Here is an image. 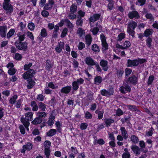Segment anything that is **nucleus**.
<instances>
[{
	"label": "nucleus",
	"instance_id": "nucleus-1",
	"mask_svg": "<svg viewBox=\"0 0 158 158\" xmlns=\"http://www.w3.org/2000/svg\"><path fill=\"white\" fill-rule=\"evenodd\" d=\"M33 113L32 112H28L25 114V118L22 117L21 118V121L25 126L27 130L29 131L28 127L30 125L29 121H31L33 119Z\"/></svg>",
	"mask_w": 158,
	"mask_h": 158
},
{
	"label": "nucleus",
	"instance_id": "nucleus-2",
	"mask_svg": "<svg viewBox=\"0 0 158 158\" xmlns=\"http://www.w3.org/2000/svg\"><path fill=\"white\" fill-rule=\"evenodd\" d=\"M137 23L134 21L129 22L127 27V32L133 37H134V29L137 26Z\"/></svg>",
	"mask_w": 158,
	"mask_h": 158
},
{
	"label": "nucleus",
	"instance_id": "nucleus-3",
	"mask_svg": "<svg viewBox=\"0 0 158 158\" xmlns=\"http://www.w3.org/2000/svg\"><path fill=\"white\" fill-rule=\"evenodd\" d=\"M9 0H4V2L3 4V7L6 11L7 13L10 14L13 11L12 6L9 2Z\"/></svg>",
	"mask_w": 158,
	"mask_h": 158
},
{
	"label": "nucleus",
	"instance_id": "nucleus-4",
	"mask_svg": "<svg viewBox=\"0 0 158 158\" xmlns=\"http://www.w3.org/2000/svg\"><path fill=\"white\" fill-rule=\"evenodd\" d=\"M33 147V144L31 142H28L23 145L22 149L21 150V152L23 153H25L26 150L29 151L31 150Z\"/></svg>",
	"mask_w": 158,
	"mask_h": 158
},
{
	"label": "nucleus",
	"instance_id": "nucleus-5",
	"mask_svg": "<svg viewBox=\"0 0 158 158\" xmlns=\"http://www.w3.org/2000/svg\"><path fill=\"white\" fill-rule=\"evenodd\" d=\"M16 48L19 50L25 51L27 48V44L25 42H21L18 43H15Z\"/></svg>",
	"mask_w": 158,
	"mask_h": 158
},
{
	"label": "nucleus",
	"instance_id": "nucleus-6",
	"mask_svg": "<svg viewBox=\"0 0 158 158\" xmlns=\"http://www.w3.org/2000/svg\"><path fill=\"white\" fill-rule=\"evenodd\" d=\"M34 74V71L33 69H30L23 74V77L25 79H27L32 77Z\"/></svg>",
	"mask_w": 158,
	"mask_h": 158
},
{
	"label": "nucleus",
	"instance_id": "nucleus-7",
	"mask_svg": "<svg viewBox=\"0 0 158 158\" xmlns=\"http://www.w3.org/2000/svg\"><path fill=\"white\" fill-rule=\"evenodd\" d=\"M131 89L130 87L127 85L124 84L123 86H121L120 88V92L124 94L126 92H130Z\"/></svg>",
	"mask_w": 158,
	"mask_h": 158
},
{
	"label": "nucleus",
	"instance_id": "nucleus-8",
	"mask_svg": "<svg viewBox=\"0 0 158 158\" xmlns=\"http://www.w3.org/2000/svg\"><path fill=\"white\" fill-rule=\"evenodd\" d=\"M101 94L104 96L109 97L110 96L113 94L114 91L113 89H110L108 90L103 89L101 90Z\"/></svg>",
	"mask_w": 158,
	"mask_h": 158
},
{
	"label": "nucleus",
	"instance_id": "nucleus-9",
	"mask_svg": "<svg viewBox=\"0 0 158 158\" xmlns=\"http://www.w3.org/2000/svg\"><path fill=\"white\" fill-rule=\"evenodd\" d=\"M85 63L89 66H92L95 64V62L90 57H86L85 60Z\"/></svg>",
	"mask_w": 158,
	"mask_h": 158
},
{
	"label": "nucleus",
	"instance_id": "nucleus-10",
	"mask_svg": "<svg viewBox=\"0 0 158 158\" xmlns=\"http://www.w3.org/2000/svg\"><path fill=\"white\" fill-rule=\"evenodd\" d=\"M108 61L107 60H102L100 63V64L102 68V69L105 71L107 70L108 67L107 65Z\"/></svg>",
	"mask_w": 158,
	"mask_h": 158
},
{
	"label": "nucleus",
	"instance_id": "nucleus-11",
	"mask_svg": "<svg viewBox=\"0 0 158 158\" xmlns=\"http://www.w3.org/2000/svg\"><path fill=\"white\" fill-rule=\"evenodd\" d=\"M138 61L137 59L131 60H127V64L128 67L135 66L138 65Z\"/></svg>",
	"mask_w": 158,
	"mask_h": 158
},
{
	"label": "nucleus",
	"instance_id": "nucleus-12",
	"mask_svg": "<svg viewBox=\"0 0 158 158\" xmlns=\"http://www.w3.org/2000/svg\"><path fill=\"white\" fill-rule=\"evenodd\" d=\"M128 16L131 19H133L134 18L138 19L139 17L138 13L136 11L130 12L128 15Z\"/></svg>",
	"mask_w": 158,
	"mask_h": 158
},
{
	"label": "nucleus",
	"instance_id": "nucleus-13",
	"mask_svg": "<svg viewBox=\"0 0 158 158\" xmlns=\"http://www.w3.org/2000/svg\"><path fill=\"white\" fill-rule=\"evenodd\" d=\"M7 31V27L6 26H0V35L2 37H5L6 36Z\"/></svg>",
	"mask_w": 158,
	"mask_h": 158
},
{
	"label": "nucleus",
	"instance_id": "nucleus-14",
	"mask_svg": "<svg viewBox=\"0 0 158 158\" xmlns=\"http://www.w3.org/2000/svg\"><path fill=\"white\" fill-rule=\"evenodd\" d=\"M100 15L99 14H95L92 15L89 19V20L90 22V25H92L91 23H94L99 19Z\"/></svg>",
	"mask_w": 158,
	"mask_h": 158
},
{
	"label": "nucleus",
	"instance_id": "nucleus-15",
	"mask_svg": "<svg viewBox=\"0 0 158 158\" xmlns=\"http://www.w3.org/2000/svg\"><path fill=\"white\" fill-rule=\"evenodd\" d=\"M54 2L53 0H49L48 3L45 4L44 7V9L46 10L51 9L52 8Z\"/></svg>",
	"mask_w": 158,
	"mask_h": 158
},
{
	"label": "nucleus",
	"instance_id": "nucleus-16",
	"mask_svg": "<svg viewBox=\"0 0 158 158\" xmlns=\"http://www.w3.org/2000/svg\"><path fill=\"white\" fill-rule=\"evenodd\" d=\"M137 77L134 75L129 78L128 82L132 84L133 85H135L137 83Z\"/></svg>",
	"mask_w": 158,
	"mask_h": 158
},
{
	"label": "nucleus",
	"instance_id": "nucleus-17",
	"mask_svg": "<svg viewBox=\"0 0 158 158\" xmlns=\"http://www.w3.org/2000/svg\"><path fill=\"white\" fill-rule=\"evenodd\" d=\"M64 48V43L63 42H60L59 43L58 45L55 48L56 52L57 53H60L63 48Z\"/></svg>",
	"mask_w": 158,
	"mask_h": 158
},
{
	"label": "nucleus",
	"instance_id": "nucleus-18",
	"mask_svg": "<svg viewBox=\"0 0 158 158\" xmlns=\"http://www.w3.org/2000/svg\"><path fill=\"white\" fill-rule=\"evenodd\" d=\"M131 148L134 153L137 155H139L140 154V149L137 146L133 145L131 146Z\"/></svg>",
	"mask_w": 158,
	"mask_h": 158
},
{
	"label": "nucleus",
	"instance_id": "nucleus-19",
	"mask_svg": "<svg viewBox=\"0 0 158 158\" xmlns=\"http://www.w3.org/2000/svg\"><path fill=\"white\" fill-rule=\"evenodd\" d=\"M77 34L81 38L83 39L85 35V31L81 28H79L77 30Z\"/></svg>",
	"mask_w": 158,
	"mask_h": 158
},
{
	"label": "nucleus",
	"instance_id": "nucleus-20",
	"mask_svg": "<svg viewBox=\"0 0 158 158\" xmlns=\"http://www.w3.org/2000/svg\"><path fill=\"white\" fill-rule=\"evenodd\" d=\"M85 44L88 45H90L91 43L92 38L91 35L89 34H87L85 36Z\"/></svg>",
	"mask_w": 158,
	"mask_h": 158
},
{
	"label": "nucleus",
	"instance_id": "nucleus-21",
	"mask_svg": "<svg viewBox=\"0 0 158 158\" xmlns=\"http://www.w3.org/2000/svg\"><path fill=\"white\" fill-rule=\"evenodd\" d=\"M120 130L123 137L124 139H127L128 137V134L125 127H121L120 129Z\"/></svg>",
	"mask_w": 158,
	"mask_h": 158
},
{
	"label": "nucleus",
	"instance_id": "nucleus-22",
	"mask_svg": "<svg viewBox=\"0 0 158 158\" xmlns=\"http://www.w3.org/2000/svg\"><path fill=\"white\" fill-rule=\"evenodd\" d=\"M154 31L152 29H147L143 33L144 36L148 37L152 35Z\"/></svg>",
	"mask_w": 158,
	"mask_h": 158
},
{
	"label": "nucleus",
	"instance_id": "nucleus-23",
	"mask_svg": "<svg viewBox=\"0 0 158 158\" xmlns=\"http://www.w3.org/2000/svg\"><path fill=\"white\" fill-rule=\"evenodd\" d=\"M71 88V87L67 86L62 88L61 89L60 91L61 92L64 94H68L70 92Z\"/></svg>",
	"mask_w": 158,
	"mask_h": 158
},
{
	"label": "nucleus",
	"instance_id": "nucleus-24",
	"mask_svg": "<svg viewBox=\"0 0 158 158\" xmlns=\"http://www.w3.org/2000/svg\"><path fill=\"white\" fill-rule=\"evenodd\" d=\"M124 151L125 152L122 154V157L123 158H129L130 157L131 155L128 152V149L127 148H125L124 149Z\"/></svg>",
	"mask_w": 158,
	"mask_h": 158
},
{
	"label": "nucleus",
	"instance_id": "nucleus-25",
	"mask_svg": "<svg viewBox=\"0 0 158 158\" xmlns=\"http://www.w3.org/2000/svg\"><path fill=\"white\" fill-rule=\"evenodd\" d=\"M114 122V120L110 118H106L104 119V122L106 127H109L111 124Z\"/></svg>",
	"mask_w": 158,
	"mask_h": 158
},
{
	"label": "nucleus",
	"instance_id": "nucleus-26",
	"mask_svg": "<svg viewBox=\"0 0 158 158\" xmlns=\"http://www.w3.org/2000/svg\"><path fill=\"white\" fill-rule=\"evenodd\" d=\"M102 81V77L100 76H97L94 78V83L95 84L99 85L101 83Z\"/></svg>",
	"mask_w": 158,
	"mask_h": 158
},
{
	"label": "nucleus",
	"instance_id": "nucleus-27",
	"mask_svg": "<svg viewBox=\"0 0 158 158\" xmlns=\"http://www.w3.org/2000/svg\"><path fill=\"white\" fill-rule=\"evenodd\" d=\"M131 45V43L129 41H126L122 45V49H127Z\"/></svg>",
	"mask_w": 158,
	"mask_h": 158
},
{
	"label": "nucleus",
	"instance_id": "nucleus-28",
	"mask_svg": "<svg viewBox=\"0 0 158 158\" xmlns=\"http://www.w3.org/2000/svg\"><path fill=\"white\" fill-rule=\"evenodd\" d=\"M27 81L28 83V84L27 86V88L28 89L32 88L33 86L35 85V82L31 79H28Z\"/></svg>",
	"mask_w": 158,
	"mask_h": 158
},
{
	"label": "nucleus",
	"instance_id": "nucleus-29",
	"mask_svg": "<svg viewBox=\"0 0 158 158\" xmlns=\"http://www.w3.org/2000/svg\"><path fill=\"white\" fill-rule=\"evenodd\" d=\"M55 119V117L54 116H50L48 118V120L47 122V123L49 126H51L54 123V120Z\"/></svg>",
	"mask_w": 158,
	"mask_h": 158
},
{
	"label": "nucleus",
	"instance_id": "nucleus-30",
	"mask_svg": "<svg viewBox=\"0 0 158 158\" xmlns=\"http://www.w3.org/2000/svg\"><path fill=\"white\" fill-rule=\"evenodd\" d=\"M42 122V119L41 118L39 117H36L31 122V123L33 124L36 125Z\"/></svg>",
	"mask_w": 158,
	"mask_h": 158
},
{
	"label": "nucleus",
	"instance_id": "nucleus-31",
	"mask_svg": "<svg viewBox=\"0 0 158 158\" xmlns=\"http://www.w3.org/2000/svg\"><path fill=\"white\" fill-rule=\"evenodd\" d=\"M91 49L95 52H98L100 51L99 47L96 44H94L92 45Z\"/></svg>",
	"mask_w": 158,
	"mask_h": 158
},
{
	"label": "nucleus",
	"instance_id": "nucleus-32",
	"mask_svg": "<svg viewBox=\"0 0 158 158\" xmlns=\"http://www.w3.org/2000/svg\"><path fill=\"white\" fill-rule=\"evenodd\" d=\"M31 106L32 108V110L33 111H36L38 110V107L35 101H33L31 102Z\"/></svg>",
	"mask_w": 158,
	"mask_h": 158
},
{
	"label": "nucleus",
	"instance_id": "nucleus-33",
	"mask_svg": "<svg viewBox=\"0 0 158 158\" xmlns=\"http://www.w3.org/2000/svg\"><path fill=\"white\" fill-rule=\"evenodd\" d=\"M56 132V131L55 129L50 130L47 133V135L49 136H52L55 135Z\"/></svg>",
	"mask_w": 158,
	"mask_h": 158
},
{
	"label": "nucleus",
	"instance_id": "nucleus-34",
	"mask_svg": "<svg viewBox=\"0 0 158 158\" xmlns=\"http://www.w3.org/2000/svg\"><path fill=\"white\" fill-rule=\"evenodd\" d=\"M18 96L17 95H15L12 96L9 100L10 103L12 104H14Z\"/></svg>",
	"mask_w": 158,
	"mask_h": 158
},
{
	"label": "nucleus",
	"instance_id": "nucleus-35",
	"mask_svg": "<svg viewBox=\"0 0 158 158\" xmlns=\"http://www.w3.org/2000/svg\"><path fill=\"white\" fill-rule=\"evenodd\" d=\"M15 32V30L14 29H10L7 34V37L9 39L14 35Z\"/></svg>",
	"mask_w": 158,
	"mask_h": 158
},
{
	"label": "nucleus",
	"instance_id": "nucleus-36",
	"mask_svg": "<svg viewBox=\"0 0 158 158\" xmlns=\"http://www.w3.org/2000/svg\"><path fill=\"white\" fill-rule=\"evenodd\" d=\"M125 37V35L124 33L122 32L120 33L117 37V40L118 41H121Z\"/></svg>",
	"mask_w": 158,
	"mask_h": 158
},
{
	"label": "nucleus",
	"instance_id": "nucleus-37",
	"mask_svg": "<svg viewBox=\"0 0 158 158\" xmlns=\"http://www.w3.org/2000/svg\"><path fill=\"white\" fill-rule=\"evenodd\" d=\"M40 36L43 37H45L47 35V33L46 30L43 28L42 29L40 32Z\"/></svg>",
	"mask_w": 158,
	"mask_h": 158
},
{
	"label": "nucleus",
	"instance_id": "nucleus-38",
	"mask_svg": "<svg viewBox=\"0 0 158 158\" xmlns=\"http://www.w3.org/2000/svg\"><path fill=\"white\" fill-rule=\"evenodd\" d=\"M17 35L19 37V41L21 42L24 40L25 39V35L24 34L19 32L17 34Z\"/></svg>",
	"mask_w": 158,
	"mask_h": 158
},
{
	"label": "nucleus",
	"instance_id": "nucleus-39",
	"mask_svg": "<svg viewBox=\"0 0 158 158\" xmlns=\"http://www.w3.org/2000/svg\"><path fill=\"white\" fill-rule=\"evenodd\" d=\"M51 143L50 141L46 140L44 143V145L45 147L44 149H50L51 146Z\"/></svg>",
	"mask_w": 158,
	"mask_h": 158
},
{
	"label": "nucleus",
	"instance_id": "nucleus-40",
	"mask_svg": "<svg viewBox=\"0 0 158 158\" xmlns=\"http://www.w3.org/2000/svg\"><path fill=\"white\" fill-rule=\"evenodd\" d=\"M52 67V64L51 63V61L49 60H47L46 62V69L49 70Z\"/></svg>",
	"mask_w": 158,
	"mask_h": 158
},
{
	"label": "nucleus",
	"instance_id": "nucleus-41",
	"mask_svg": "<svg viewBox=\"0 0 158 158\" xmlns=\"http://www.w3.org/2000/svg\"><path fill=\"white\" fill-rule=\"evenodd\" d=\"M131 140L133 143H137L139 141L138 137L134 135L131 136Z\"/></svg>",
	"mask_w": 158,
	"mask_h": 158
},
{
	"label": "nucleus",
	"instance_id": "nucleus-42",
	"mask_svg": "<svg viewBox=\"0 0 158 158\" xmlns=\"http://www.w3.org/2000/svg\"><path fill=\"white\" fill-rule=\"evenodd\" d=\"M77 10V6L76 5L73 4L71 6L70 9L71 13V14H74Z\"/></svg>",
	"mask_w": 158,
	"mask_h": 158
},
{
	"label": "nucleus",
	"instance_id": "nucleus-43",
	"mask_svg": "<svg viewBox=\"0 0 158 158\" xmlns=\"http://www.w3.org/2000/svg\"><path fill=\"white\" fill-rule=\"evenodd\" d=\"M23 101V99L22 98L17 101L15 104V107L17 108H19Z\"/></svg>",
	"mask_w": 158,
	"mask_h": 158
},
{
	"label": "nucleus",
	"instance_id": "nucleus-44",
	"mask_svg": "<svg viewBox=\"0 0 158 158\" xmlns=\"http://www.w3.org/2000/svg\"><path fill=\"white\" fill-rule=\"evenodd\" d=\"M46 115L47 114L46 113L44 112H38L37 113V115L38 116V117L40 118L45 117L46 116Z\"/></svg>",
	"mask_w": 158,
	"mask_h": 158
},
{
	"label": "nucleus",
	"instance_id": "nucleus-45",
	"mask_svg": "<svg viewBox=\"0 0 158 158\" xmlns=\"http://www.w3.org/2000/svg\"><path fill=\"white\" fill-rule=\"evenodd\" d=\"M105 142L102 139H99L98 140H96L94 142V144H98L100 145H102L104 144Z\"/></svg>",
	"mask_w": 158,
	"mask_h": 158
},
{
	"label": "nucleus",
	"instance_id": "nucleus-46",
	"mask_svg": "<svg viewBox=\"0 0 158 158\" xmlns=\"http://www.w3.org/2000/svg\"><path fill=\"white\" fill-rule=\"evenodd\" d=\"M146 0H138L136 2V4L139 6H142L145 3Z\"/></svg>",
	"mask_w": 158,
	"mask_h": 158
},
{
	"label": "nucleus",
	"instance_id": "nucleus-47",
	"mask_svg": "<svg viewBox=\"0 0 158 158\" xmlns=\"http://www.w3.org/2000/svg\"><path fill=\"white\" fill-rule=\"evenodd\" d=\"M102 50L103 51H105L108 49V44L106 42L102 43Z\"/></svg>",
	"mask_w": 158,
	"mask_h": 158
},
{
	"label": "nucleus",
	"instance_id": "nucleus-48",
	"mask_svg": "<svg viewBox=\"0 0 158 158\" xmlns=\"http://www.w3.org/2000/svg\"><path fill=\"white\" fill-rule=\"evenodd\" d=\"M28 29L31 31H33L35 29V25L33 23H29L27 25Z\"/></svg>",
	"mask_w": 158,
	"mask_h": 158
},
{
	"label": "nucleus",
	"instance_id": "nucleus-49",
	"mask_svg": "<svg viewBox=\"0 0 158 158\" xmlns=\"http://www.w3.org/2000/svg\"><path fill=\"white\" fill-rule=\"evenodd\" d=\"M152 40V38L150 37L147 38L146 40L147 45L149 48H150L151 47Z\"/></svg>",
	"mask_w": 158,
	"mask_h": 158
},
{
	"label": "nucleus",
	"instance_id": "nucleus-50",
	"mask_svg": "<svg viewBox=\"0 0 158 158\" xmlns=\"http://www.w3.org/2000/svg\"><path fill=\"white\" fill-rule=\"evenodd\" d=\"M78 18H81L84 16L85 13L84 11L80 10L78 12Z\"/></svg>",
	"mask_w": 158,
	"mask_h": 158
},
{
	"label": "nucleus",
	"instance_id": "nucleus-51",
	"mask_svg": "<svg viewBox=\"0 0 158 158\" xmlns=\"http://www.w3.org/2000/svg\"><path fill=\"white\" fill-rule=\"evenodd\" d=\"M85 116L87 119H91L92 117V114L88 111L86 112L85 113Z\"/></svg>",
	"mask_w": 158,
	"mask_h": 158
},
{
	"label": "nucleus",
	"instance_id": "nucleus-52",
	"mask_svg": "<svg viewBox=\"0 0 158 158\" xmlns=\"http://www.w3.org/2000/svg\"><path fill=\"white\" fill-rule=\"evenodd\" d=\"M73 89L75 90H77L79 88V85L76 81H74L72 83Z\"/></svg>",
	"mask_w": 158,
	"mask_h": 158
},
{
	"label": "nucleus",
	"instance_id": "nucleus-53",
	"mask_svg": "<svg viewBox=\"0 0 158 158\" xmlns=\"http://www.w3.org/2000/svg\"><path fill=\"white\" fill-rule=\"evenodd\" d=\"M127 107L132 111H137L138 110L136 107L135 106L127 105Z\"/></svg>",
	"mask_w": 158,
	"mask_h": 158
},
{
	"label": "nucleus",
	"instance_id": "nucleus-54",
	"mask_svg": "<svg viewBox=\"0 0 158 158\" xmlns=\"http://www.w3.org/2000/svg\"><path fill=\"white\" fill-rule=\"evenodd\" d=\"M48 86L50 88L53 89H54L57 88L58 87L57 86L55 85L52 82H50L48 84Z\"/></svg>",
	"mask_w": 158,
	"mask_h": 158
},
{
	"label": "nucleus",
	"instance_id": "nucleus-55",
	"mask_svg": "<svg viewBox=\"0 0 158 158\" xmlns=\"http://www.w3.org/2000/svg\"><path fill=\"white\" fill-rule=\"evenodd\" d=\"M65 23L67 24L68 27L71 28L73 27V26L72 24L70 22V21L68 19H65Z\"/></svg>",
	"mask_w": 158,
	"mask_h": 158
},
{
	"label": "nucleus",
	"instance_id": "nucleus-56",
	"mask_svg": "<svg viewBox=\"0 0 158 158\" xmlns=\"http://www.w3.org/2000/svg\"><path fill=\"white\" fill-rule=\"evenodd\" d=\"M22 58V56L20 54L16 53L14 57V58L16 60H20Z\"/></svg>",
	"mask_w": 158,
	"mask_h": 158
},
{
	"label": "nucleus",
	"instance_id": "nucleus-57",
	"mask_svg": "<svg viewBox=\"0 0 158 158\" xmlns=\"http://www.w3.org/2000/svg\"><path fill=\"white\" fill-rule=\"evenodd\" d=\"M154 79V76L151 75L149 76L148 82V85H149L151 84Z\"/></svg>",
	"mask_w": 158,
	"mask_h": 158
},
{
	"label": "nucleus",
	"instance_id": "nucleus-58",
	"mask_svg": "<svg viewBox=\"0 0 158 158\" xmlns=\"http://www.w3.org/2000/svg\"><path fill=\"white\" fill-rule=\"evenodd\" d=\"M68 29L66 28H64L62 31L61 35V37H65L67 33Z\"/></svg>",
	"mask_w": 158,
	"mask_h": 158
},
{
	"label": "nucleus",
	"instance_id": "nucleus-59",
	"mask_svg": "<svg viewBox=\"0 0 158 158\" xmlns=\"http://www.w3.org/2000/svg\"><path fill=\"white\" fill-rule=\"evenodd\" d=\"M83 23V21L81 18H78L76 22V25L77 26H82Z\"/></svg>",
	"mask_w": 158,
	"mask_h": 158
},
{
	"label": "nucleus",
	"instance_id": "nucleus-60",
	"mask_svg": "<svg viewBox=\"0 0 158 158\" xmlns=\"http://www.w3.org/2000/svg\"><path fill=\"white\" fill-rule=\"evenodd\" d=\"M145 17L147 19H149L150 21H154V18L151 13H148L145 15Z\"/></svg>",
	"mask_w": 158,
	"mask_h": 158
},
{
	"label": "nucleus",
	"instance_id": "nucleus-61",
	"mask_svg": "<svg viewBox=\"0 0 158 158\" xmlns=\"http://www.w3.org/2000/svg\"><path fill=\"white\" fill-rule=\"evenodd\" d=\"M85 47V44L82 42H80L78 44V49L79 50H81Z\"/></svg>",
	"mask_w": 158,
	"mask_h": 158
},
{
	"label": "nucleus",
	"instance_id": "nucleus-62",
	"mask_svg": "<svg viewBox=\"0 0 158 158\" xmlns=\"http://www.w3.org/2000/svg\"><path fill=\"white\" fill-rule=\"evenodd\" d=\"M39 106L40 108L41 109V110L44 111L45 110L46 106L42 102H40L39 104Z\"/></svg>",
	"mask_w": 158,
	"mask_h": 158
},
{
	"label": "nucleus",
	"instance_id": "nucleus-63",
	"mask_svg": "<svg viewBox=\"0 0 158 158\" xmlns=\"http://www.w3.org/2000/svg\"><path fill=\"white\" fill-rule=\"evenodd\" d=\"M15 72L16 71L13 68L9 69L8 72V73L10 75H14Z\"/></svg>",
	"mask_w": 158,
	"mask_h": 158
},
{
	"label": "nucleus",
	"instance_id": "nucleus-64",
	"mask_svg": "<svg viewBox=\"0 0 158 158\" xmlns=\"http://www.w3.org/2000/svg\"><path fill=\"white\" fill-rule=\"evenodd\" d=\"M88 125L86 123H82L80 126V128L81 130H83L86 129Z\"/></svg>",
	"mask_w": 158,
	"mask_h": 158
}]
</instances>
